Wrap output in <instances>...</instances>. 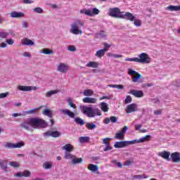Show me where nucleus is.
I'll use <instances>...</instances> for the list:
<instances>
[{"label": "nucleus", "instance_id": "nucleus-1", "mask_svg": "<svg viewBox=\"0 0 180 180\" xmlns=\"http://www.w3.org/2000/svg\"><path fill=\"white\" fill-rule=\"evenodd\" d=\"M49 126V124L46 120L39 117H31L25 120L20 124V127L30 131V128L37 129V127H41V129H46Z\"/></svg>", "mask_w": 180, "mask_h": 180}, {"label": "nucleus", "instance_id": "nucleus-2", "mask_svg": "<svg viewBox=\"0 0 180 180\" xmlns=\"http://www.w3.org/2000/svg\"><path fill=\"white\" fill-rule=\"evenodd\" d=\"M84 115L87 117H95V116H101V110L98 108H92V107H82V109Z\"/></svg>", "mask_w": 180, "mask_h": 180}, {"label": "nucleus", "instance_id": "nucleus-3", "mask_svg": "<svg viewBox=\"0 0 180 180\" xmlns=\"http://www.w3.org/2000/svg\"><path fill=\"white\" fill-rule=\"evenodd\" d=\"M109 16L117 18V19H126V13L120 11V8L115 7L109 9Z\"/></svg>", "mask_w": 180, "mask_h": 180}, {"label": "nucleus", "instance_id": "nucleus-4", "mask_svg": "<svg viewBox=\"0 0 180 180\" xmlns=\"http://www.w3.org/2000/svg\"><path fill=\"white\" fill-rule=\"evenodd\" d=\"M79 26H84V22L81 20H76L73 24L71 25V29L70 30V33H72V34H82V31L79 30Z\"/></svg>", "mask_w": 180, "mask_h": 180}, {"label": "nucleus", "instance_id": "nucleus-5", "mask_svg": "<svg viewBox=\"0 0 180 180\" xmlns=\"http://www.w3.org/2000/svg\"><path fill=\"white\" fill-rule=\"evenodd\" d=\"M125 19L127 20H130V22H134V25L136 26V27H140V26H141V21L136 19L132 13L127 12L125 13Z\"/></svg>", "mask_w": 180, "mask_h": 180}, {"label": "nucleus", "instance_id": "nucleus-6", "mask_svg": "<svg viewBox=\"0 0 180 180\" xmlns=\"http://www.w3.org/2000/svg\"><path fill=\"white\" fill-rule=\"evenodd\" d=\"M138 58V63L140 64H150L151 63V58L148 56V54L142 53L139 54Z\"/></svg>", "mask_w": 180, "mask_h": 180}, {"label": "nucleus", "instance_id": "nucleus-7", "mask_svg": "<svg viewBox=\"0 0 180 180\" xmlns=\"http://www.w3.org/2000/svg\"><path fill=\"white\" fill-rule=\"evenodd\" d=\"M133 141H117L114 144L115 148H124L127 146H132Z\"/></svg>", "mask_w": 180, "mask_h": 180}, {"label": "nucleus", "instance_id": "nucleus-8", "mask_svg": "<svg viewBox=\"0 0 180 180\" xmlns=\"http://www.w3.org/2000/svg\"><path fill=\"white\" fill-rule=\"evenodd\" d=\"M128 74L129 75H131L132 82H134V83L139 82V80L140 79V78H141V75L140 73L130 68L128 69Z\"/></svg>", "mask_w": 180, "mask_h": 180}, {"label": "nucleus", "instance_id": "nucleus-9", "mask_svg": "<svg viewBox=\"0 0 180 180\" xmlns=\"http://www.w3.org/2000/svg\"><path fill=\"white\" fill-rule=\"evenodd\" d=\"M80 13H84L87 16H94V15L99 14V9L94 8L91 9L81 10Z\"/></svg>", "mask_w": 180, "mask_h": 180}, {"label": "nucleus", "instance_id": "nucleus-10", "mask_svg": "<svg viewBox=\"0 0 180 180\" xmlns=\"http://www.w3.org/2000/svg\"><path fill=\"white\" fill-rule=\"evenodd\" d=\"M18 89L22 92H30V91H37V86L20 85L18 86Z\"/></svg>", "mask_w": 180, "mask_h": 180}, {"label": "nucleus", "instance_id": "nucleus-11", "mask_svg": "<svg viewBox=\"0 0 180 180\" xmlns=\"http://www.w3.org/2000/svg\"><path fill=\"white\" fill-rule=\"evenodd\" d=\"M25 146V143L20 142L17 143H12L11 142H8L6 145H4V147L6 148H21V147H23Z\"/></svg>", "mask_w": 180, "mask_h": 180}, {"label": "nucleus", "instance_id": "nucleus-12", "mask_svg": "<svg viewBox=\"0 0 180 180\" xmlns=\"http://www.w3.org/2000/svg\"><path fill=\"white\" fill-rule=\"evenodd\" d=\"M69 70L70 67L68 66V65L63 63H59L57 67V71H58L59 72H62L63 74L67 72V71H68Z\"/></svg>", "mask_w": 180, "mask_h": 180}, {"label": "nucleus", "instance_id": "nucleus-13", "mask_svg": "<svg viewBox=\"0 0 180 180\" xmlns=\"http://www.w3.org/2000/svg\"><path fill=\"white\" fill-rule=\"evenodd\" d=\"M44 137H53L54 139H57V137H60L61 136V132H59L58 131H48L45 133H44Z\"/></svg>", "mask_w": 180, "mask_h": 180}, {"label": "nucleus", "instance_id": "nucleus-14", "mask_svg": "<svg viewBox=\"0 0 180 180\" xmlns=\"http://www.w3.org/2000/svg\"><path fill=\"white\" fill-rule=\"evenodd\" d=\"M158 155L159 157H162V158H163L164 160H166L167 161H171V158H169L171 156V152L169 151H162L160 152Z\"/></svg>", "mask_w": 180, "mask_h": 180}, {"label": "nucleus", "instance_id": "nucleus-15", "mask_svg": "<svg viewBox=\"0 0 180 180\" xmlns=\"http://www.w3.org/2000/svg\"><path fill=\"white\" fill-rule=\"evenodd\" d=\"M126 113H133V112H137V104L131 103L127 105Z\"/></svg>", "mask_w": 180, "mask_h": 180}, {"label": "nucleus", "instance_id": "nucleus-16", "mask_svg": "<svg viewBox=\"0 0 180 180\" xmlns=\"http://www.w3.org/2000/svg\"><path fill=\"white\" fill-rule=\"evenodd\" d=\"M129 94L134 95L135 98H143V96H144V93H143V91L141 90L132 89L129 91Z\"/></svg>", "mask_w": 180, "mask_h": 180}, {"label": "nucleus", "instance_id": "nucleus-17", "mask_svg": "<svg viewBox=\"0 0 180 180\" xmlns=\"http://www.w3.org/2000/svg\"><path fill=\"white\" fill-rule=\"evenodd\" d=\"M151 137L150 135H146V136H143L139 139H134L132 140V144H137L139 143H144V141H148V139Z\"/></svg>", "mask_w": 180, "mask_h": 180}, {"label": "nucleus", "instance_id": "nucleus-18", "mask_svg": "<svg viewBox=\"0 0 180 180\" xmlns=\"http://www.w3.org/2000/svg\"><path fill=\"white\" fill-rule=\"evenodd\" d=\"M60 113H63V115L69 116V117H70L71 119H74L75 117V114L68 109H61L60 110Z\"/></svg>", "mask_w": 180, "mask_h": 180}, {"label": "nucleus", "instance_id": "nucleus-19", "mask_svg": "<svg viewBox=\"0 0 180 180\" xmlns=\"http://www.w3.org/2000/svg\"><path fill=\"white\" fill-rule=\"evenodd\" d=\"M0 168L5 172H8V160H0Z\"/></svg>", "mask_w": 180, "mask_h": 180}, {"label": "nucleus", "instance_id": "nucleus-20", "mask_svg": "<svg viewBox=\"0 0 180 180\" xmlns=\"http://www.w3.org/2000/svg\"><path fill=\"white\" fill-rule=\"evenodd\" d=\"M171 158L173 160V162H180V154L178 152H174L170 154Z\"/></svg>", "mask_w": 180, "mask_h": 180}, {"label": "nucleus", "instance_id": "nucleus-21", "mask_svg": "<svg viewBox=\"0 0 180 180\" xmlns=\"http://www.w3.org/2000/svg\"><path fill=\"white\" fill-rule=\"evenodd\" d=\"M23 16H25V14H23V13L22 12L12 11L10 13L11 18H23Z\"/></svg>", "mask_w": 180, "mask_h": 180}, {"label": "nucleus", "instance_id": "nucleus-22", "mask_svg": "<svg viewBox=\"0 0 180 180\" xmlns=\"http://www.w3.org/2000/svg\"><path fill=\"white\" fill-rule=\"evenodd\" d=\"M110 122L112 123H116L117 122V117H116V116H111L110 118L106 117L104 120L105 124H109Z\"/></svg>", "mask_w": 180, "mask_h": 180}, {"label": "nucleus", "instance_id": "nucleus-23", "mask_svg": "<svg viewBox=\"0 0 180 180\" xmlns=\"http://www.w3.org/2000/svg\"><path fill=\"white\" fill-rule=\"evenodd\" d=\"M84 162V159L82 158H77V156H75V158L71 161V164L72 165H77L78 164H82Z\"/></svg>", "mask_w": 180, "mask_h": 180}, {"label": "nucleus", "instance_id": "nucleus-24", "mask_svg": "<svg viewBox=\"0 0 180 180\" xmlns=\"http://www.w3.org/2000/svg\"><path fill=\"white\" fill-rule=\"evenodd\" d=\"M22 44L23 46H34V42L33 41H32L31 39L25 38V39H22Z\"/></svg>", "mask_w": 180, "mask_h": 180}, {"label": "nucleus", "instance_id": "nucleus-25", "mask_svg": "<svg viewBox=\"0 0 180 180\" xmlns=\"http://www.w3.org/2000/svg\"><path fill=\"white\" fill-rule=\"evenodd\" d=\"M84 103H96V98L86 97L83 98Z\"/></svg>", "mask_w": 180, "mask_h": 180}, {"label": "nucleus", "instance_id": "nucleus-26", "mask_svg": "<svg viewBox=\"0 0 180 180\" xmlns=\"http://www.w3.org/2000/svg\"><path fill=\"white\" fill-rule=\"evenodd\" d=\"M63 150H65L66 153H71V151L74 150V146L70 143H67L64 146H63Z\"/></svg>", "mask_w": 180, "mask_h": 180}, {"label": "nucleus", "instance_id": "nucleus-27", "mask_svg": "<svg viewBox=\"0 0 180 180\" xmlns=\"http://www.w3.org/2000/svg\"><path fill=\"white\" fill-rule=\"evenodd\" d=\"M88 169L91 172H96V171L99 170V167H98L96 165L90 164L88 166Z\"/></svg>", "mask_w": 180, "mask_h": 180}, {"label": "nucleus", "instance_id": "nucleus-28", "mask_svg": "<svg viewBox=\"0 0 180 180\" xmlns=\"http://www.w3.org/2000/svg\"><path fill=\"white\" fill-rule=\"evenodd\" d=\"M167 11H171V12H178L180 11V5L179 6H169L167 8Z\"/></svg>", "mask_w": 180, "mask_h": 180}, {"label": "nucleus", "instance_id": "nucleus-29", "mask_svg": "<svg viewBox=\"0 0 180 180\" xmlns=\"http://www.w3.org/2000/svg\"><path fill=\"white\" fill-rule=\"evenodd\" d=\"M105 53H106V49H100L96 51L95 56L98 58H101V57H103L105 56Z\"/></svg>", "mask_w": 180, "mask_h": 180}, {"label": "nucleus", "instance_id": "nucleus-30", "mask_svg": "<svg viewBox=\"0 0 180 180\" xmlns=\"http://www.w3.org/2000/svg\"><path fill=\"white\" fill-rule=\"evenodd\" d=\"M42 114L44 115V116H47L48 117H49V119H51V117H53V112L49 109H44L42 112Z\"/></svg>", "mask_w": 180, "mask_h": 180}, {"label": "nucleus", "instance_id": "nucleus-31", "mask_svg": "<svg viewBox=\"0 0 180 180\" xmlns=\"http://www.w3.org/2000/svg\"><path fill=\"white\" fill-rule=\"evenodd\" d=\"M86 67H89V68H98L99 67V64L97 62H89Z\"/></svg>", "mask_w": 180, "mask_h": 180}, {"label": "nucleus", "instance_id": "nucleus-32", "mask_svg": "<svg viewBox=\"0 0 180 180\" xmlns=\"http://www.w3.org/2000/svg\"><path fill=\"white\" fill-rule=\"evenodd\" d=\"M42 167L44 169H51V168H53V162H45L43 164Z\"/></svg>", "mask_w": 180, "mask_h": 180}, {"label": "nucleus", "instance_id": "nucleus-33", "mask_svg": "<svg viewBox=\"0 0 180 180\" xmlns=\"http://www.w3.org/2000/svg\"><path fill=\"white\" fill-rule=\"evenodd\" d=\"M75 155L71 154L70 152H65L64 158L65 160H71L72 161L74 160Z\"/></svg>", "mask_w": 180, "mask_h": 180}, {"label": "nucleus", "instance_id": "nucleus-34", "mask_svg": "<svg viewBox=\"0 0 180 180\" xmlns=\"http://www.w3.org/2000/svg\"><path fill=\"white\" fill-rule=\"evenodd\" d=\"M56 94H58V90L49 91L46 94V97L50 98V97L53 96V95H56Z\"/></svg>", "mask_w": 180, "mask_h": 180}, {"label": "nucleus", "instance_id": "nucleus-35", "mask_svg": "<svg viewBox=\"0 0 180 180\" xmlns=\"http://www.w3.org/2000/svg\"><path fill=\"white\" fill-rule=\"evenodd\" d=\"M108 35L105 31H101L96 34L97 39H105Z\"/></svg>", "mask_w": 180, "mask_h": 180}, {"label": "nucleus", "instance_id": "nucleus-36", "mask_svg": "<svg viewBox=\"0 0 180 180\" xmlns=\"http://www.w3.org/2000/svg\"><path fill=\"white\" fill-rule=\"evenodd\" d=\"M75 122L77 124H80V126H84V124H85V121L80 117H75Z\"/></svg>", "mask_w": 180, "mask_h": 180}, {"label": "nucleus", "instance_id": "nucleus-37", "mask_svg": "<svg viewBox=\"0 0 180 180\" xmlns=\"http://www.w3.org/2000/svg\"><path fill=\"white\" fill-rule=\"evenodd\" d=\"M101 108L103 112H108L109 110V107H108V103L103 102L101 104Z\"/></svg>", "mask_w": 180, "mask_h": 180}, {"label": "nucleus", "instance_id": "nucleus-38", "mask_svg": "<svg viewBox=\"0 0 180 180\" xmlns=\"http://www.w3.org/2000/svg\"><path fill=\"white\" fill-rule=\"evenodd\" d=\"M84 96H92L94 95V91L91 89H86L83 92Z\"/></svg>", "mask_w": 180, "mask_h": 180}, {"label": "nucleus", "instance_id": "nucleus-39", "mask_svg": "<svg viewBox=\"0 0 180 180\" xmlns=\"http://www.w3.org/2000/svg\"><path fill=\"white\" fill-rule=\"evenodd\" d=\"M115 139L117 140H123V139H124V135L122 131H120L115 134Z\"/></svg>", "mask_w": 180, "mask_h": 180}, {"label": "nucleus", "instance_id": "nucleus-40", "mask_svg": "<svg viewBox=\"0 0 180 180\" xmlns=\"http://www.w3.org/2000/svg\"><path fill=\"white\" fill-rule=\"evenodd\" d=\"M86 127L88 130H94V129H96V125L94 123L89 122L86 124Z\"/></svg>", "mask_w": 180, "mask_h": 180}, {"label": "nucleus", "instance_id": "nucleus-41", "mask_svg": "<svg viewBox=\"0 0 180 180\" xmlns=\"http://www.w3.org/2000/svg\"><path fill=\"white\" fill-rule=\"evenodd\" d=\"M8 165H10L11 167H13V168H19V167H20V165H19V162H10L8 163Z\"/></svg>", "mask_w": 180, "mask_h": 180}, {"label": "nucleus", "instance_id": "nucleus-42", "mask_svg": "<svg viewBox=\"0 0 180 180\" xmlns=\"http://www.w3.org/2000/svg\"><path fill=\"white\" fill-rule=\"evenodd\" d=\"M88 141H89V136H81L79 138V143H88Z\"/></svg>", "mask_w": 180, "mask_h": 180}, {"label": "nucleus", "instance_id": "nucleus-43", "mask_svg": "<svg viewBox=\"0 0 180 180\" xmlns=\"http://www.w3.org/2000/svg\"><path fill=\"white\" fill-rule=\"evenodd\" d=\"M134 178L136 179H146V178H148V176H146V174H139L135 175Z\"/></svg>", "mask_w": 180, "mask_h": 180}, {"label": "nucleus", "instance_id": "nucleus-44", "mask_svg": "<svg viewBox=\"0 0 180 180\" xmlns=\"http://www.w3.org/2000/svg\"><path fill=\"white\" fill-rule=\"evenodd\" d=\"M33 12H35L36 13H43V12H44V11L43 10V8H41L40 7H36V8H33Z\"/></svg>", "mask_w": 180, "mask_h": 180}, {"label": "nucleus", "instance_id": "nucleus-45", "mask_svg": "<svg viewBox=\"0 0 180 180\" xmlns=\"http://www.w3.org/2000/svg\"><path fill=\"white\" fill-rule=\"evenodd\" d=\"M68 103L70 108H72L73 109H77V105L72 103V100L71 98L68 99Z\"/></svg>", "mask_w": 180, "mask_h": 180}, {"label": "nucleus", "instance_id": "nucleus-46", "mask_svg": "<svg viewBox=\"0 0 180 180\" xmlns=\"http://www.w3.org/2000/svg\"><path fill=\"white\" fill-rule=\"evenodd\" d=\"M8 36H9V32H0V37L1 39H6V37H8Z\"/></svg>", "mask_w": 180, "mask_h": 180}, {"label": "nucleus", "instance_id": "nucleus-47", "mask_svg": "<svg viewBox=\"0 0 180 180\" xmlns=\"http://www.w3.org/2000/svg\"><path fill=\"white\" fill-rule=\"evenodd\" d=\"M131 101H133V99L131 98V96H127V97H126V98L124 100L125 105H127L129 103H131Z\"/></svg>", "mask_w": 180, "mask_h": 180}, {"label": "nucleus", "instance_id": "nucleus-48", "mask_svg": "<svg viewBox=\"0 0 180 180\" xmlns=\"http://www.w3.org/2000/svg\"><path fill=\"white\" fill-rule=\"evenodd\" d=\"M37 110H39V108L30 110L27 111V113H28L29 115H36V112Z\"/></svg>", "mask_w": 180, "mask_h": 180}, {"label": "nucleus", "instance_id": "nucleus-49", "mask_svg": "<svg viewBox=\"0 0 180 180\" xmlns=\"http://www.w3.org/2000/svg\"><path fill=\"white\" fill-rule=\"evenodd\" d=\"M43 53L44 54L50 55V54H53L54 52L52 50H50L49 49H43Z\"/></svg>", "mask_w": 180, "mask_h": 180}, {"label": "nucleus", "instance_id": "nucleus-50", "mask_svg": "<svg viewBox=\"0 0 180 180\" xmlns=\"http://www.w3.org/2000/svg\"><path fill=\"white\" fill-rule=\"evenodd\" d=\"M22 29H27L29 27V22L23 20L22 22Z\"/></svg>", "mask_w": 180, "mask_h": 180}, {"label": "nucleus", "instance_id": "nucleus-51", "mask_svg": "<svg viewBox=\"0 0 180 180\" xmlns=\"http://www.w3.org/2000/svg\"><path fill=\"white\" fill-rule=\"evenodd\" d=\"M125 61H133L134 63H139L138 58H127Z\"/></svg>", "mask_w": 180, "mask_h": 180}, {"label": "nucleus", "instance_id": "nucleus-52", "mask_svg": "<svg viewBox=\"0 0 180 180\" xmlns=\"http://www.w3.org/2000/svg\"><path fill=\"white\" fill-rule=\"evenodd\" d=\"M112 164H115V165H117L118 168H122L123 167V164L120 162H117V160H112Z\"/></svg>", "mask_w": 180, "mask_h": 180}, {"label": "nucleus", "instance_id": "nucleus-53", "mask_svg": "<svg viewBox=\"0 0 180 180\" xmlns=\"http://www.w3.org/2000/svg\"><path fill=\"white\" fill-rule=\"evenodd\" d=\"M68 50L69 51H77V48L75 47V46L74 45H70L68 47Z\"/></svg>", "mask_w": 180, "mask_h": 180}, {"label": "nucleus", "instance_id": "nucleus-54", "mask_svg": "<svg viewBox=\"0 0 180 180\" xmlns=\"http://www.w3.org/2000/svg\"><path fill=\"white\" fill-rule=\"evenodd\" d=\"M22 176L25 178H28V176H30V172L28 170H25L22 172Z\"/></svg>", "mask_w": 180, "mask_h": 180}, {"label": "nucleus", "instance_id": "nucleus-55", "mask_svg": "<svg viewBox=\"0 0 180 180\" xmlns=\"http://www.w3.org/2000/svg\"><path fill=\"white\" fill-rule=\"evenodd\" d=\"M109 140H110V138H105L104 139H103V144H105V146L110 145V143H109Z\"/></svg>", "mask_w": 180, "mask_h": 180}, {"label": "nucleus", "instance_id": "nucleus-56", "mask_svg": "<svg viewBox=\"0 0 180 180\" xmlns=\"http://www.w3.org/2000/svg\"><path fill=\"white\" fill-rule=\"evenodd\" d=\"M8 95H9L8 92L0 94V99H2L4 98H6V96H8Z\"/></svg>", "mask_w": 180, "mask_h": 180}, {"label": "nucleus", "instance_id": "nucleus-57", "mask_svg": "<svg viewBox=\"0 0 180 180\" xmlns=\"http://www.w3.org/2000/svg\"><path fill=\"white\" fill-rule=\"evenodd\" d=\"M7 44H9L10 46H12L15 43V41L12 39H9L6 40Z\"/></svg>", "mask_w": 180, "mask_h": 180}, {"label": "nucleus", "instance_id": "nucleus-58", "mask_svg": "<svg viewBox=\"0 0 180 180\" xmlns=\"http://www.w3.org/2000/svg\"><path fill=\"white\" fill-rule=\"evenodd\" d=\"M106 147L103 148V151H110L112 150V146L110 145H105Z\"/></svg>", "mask_w": 180, "mask_h": 180}, {"label": "nucleus", "instance_id": "nucleus-59", "mask_svg": "<svg viewBox=\"0 0 180 180\" xmlns=\"http://www.w3.org/2000/svg\"><path fill=\"white\" fill-rule=\"evenodd\" d=\"M111 46L110 44H107V43H104V48L103 49H105L106 51H108V50H109V48Z\"/></svg>", "mask_w": 180, "mask_h": 180}, {"label": "nucleus", "instance_id": "nucleus-60", "mask_svg": "<svg viewBox=\"0 0 180 180\" xmlns=\"http://www.w3.org/2000/svg\"><path fill=\"white\" fill-rule=\"evenodd\" d=\"M162 113V110H158L154 111V115H156V116H158L159 115H161Z\"/></svg>", "mask_w": 180, "mask_h": 180}, {"label": "nucleus", "instance_id": "nucleus-61", "mask_svg": "<svg viewBox=\"0 0 180 180\" xmlns=\"http://www.w3.org/2000/svg\"><path fill=\"white\" fill-rule=\"evenodd\" d=\"M0 47L1 49H6V47H8V44H6L5 42H2L0 44Z\"/></svg>", "mask_w": 180, "mask_h": 180}, {"label": "nucleus", "instance_id": "nucleus-62", "mask_svg": "<svg viewBox=\"0 0 180 180\" xmlns=\"http://www.w3.org/2000/svg\"><path fill=\"white\" fill-rule=\"evenodd\" d=\"M22 56H23V57H28V58L32 57V55L28 52H24L22 53Z\"/></svg>", "mask_w": 180, "mask_h": 180}, {"label": "nucleus", "instance_id": "nucleus-63", "mask_svg": "<svg viewBox=\"0 0 180 180\" xmlns=\"http://www.w3.org/2000/svg\"><path fill=\"white\" fill-rule=\"evenodd\" d=\"M126 131H127V126H124V127L122 128V131H121V132H122L124 135L126 134Z\"/></svg>", "mask_w": 180, "mask_h": 180}, {"label": "nucleus", "instance_id": "nucleus-64", "mask_svg": "<svg viewBox=\"0 0 180 180\" xmlns=\"http://www.w3.org/2000/svg\"><path fill=\"white\" fill-rule=\"evenodd\" d=\"M151 102L153 103H160V99H158V98H153V99H151Z\"/></svg>", "mask_w": 180, "mask_h": 180}]
</instances>
